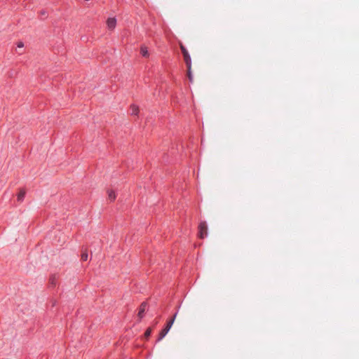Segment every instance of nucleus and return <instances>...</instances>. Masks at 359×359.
I'll return each mask as SVG.
<instances>
[{
  "mask_svg": "<svg viewBox=\"0 0 359 359\" xmlns=\"http://www.w3.org/2000/svg\"><path fill=\"white\" fill-rule=\"evenodd\" d=\"M176 316H177V313H175L173 316L172 318L170 319V321H168L166 327L163 330H161V332H160V334H159L158 341L161 340L168 334V332H169V330H170L171 327L172 326V325L174 323Z\"/></svg>",
  "mask_w": 359,
  "mask_h": 359,
  "instance_id": "obj_1",
  "label": "nucleus"
},
{
  "mask_svg": "<svg viewBox=\"0 0 359 359\" xmlns=\"http://www.w3.org/2000/svg\"><path fill=\"white\" fill-rule=\"evenodd\" d=\"M180 49L182 50L184 60L186 63L187 67L190 68V65L191 64V60L190 55H189L188 50L186 49V48L184 46V45L182 43H180Z\"/></svg>",
  "mask_w": 359,
  "mask_h": 359,
  "instance_id": "obj_2",
  "label": "nucleus"
},
{
  "mask_svg": "<svg viewBox=\"0 0 359 359\" xmlns=\"http://www.w3.org/2000/svg\"><path fill=\"white\" fill-rule=\"evenodd\" d=\"M199 237L204 238L208 235V226L205 222H201L198 226Z\"/></svg>",
  "mask_w": 359,
  "mask_h": 359,
  "instance_id": "obj_3",
  "label": "nucleus"
},
{
  "mask_svg": "<svg viewBox=\"0 0 359 359\" xmlns=\"http://www.w3.org/2000/svg\"><path fill=\"white\" fill-rule=\"evenodd\" d=\"M116 25V20L114 18H109L107 20V25L108 29L113 30Z\"/></svg>",
  "mask_w": 359,
  "mask_h": 359,
  "instance_id": "obj_4",
  "label": "nucleus"
},
{
  "mask_svg": "<svg viewBox=\"0 0 359 359\" xmlns=\"http://www.w3.org/2000/svg\"><path fill=\"white\" fill-rule=\"evenodd\" d=\"M26 195V191L25 189H21L18 194L17 199L18 202H22Z\"/></svg>",
  "mask_w": 359,
  "mask_h": 359,
  "instance_id": "obj_5",
  "label": "nucleus"
},
{
  "mask_svg": "<svg viewBox=\"0 0 359 359\" xmlns=\"http://www.w3.org/2000/svg\"><path fill=\"white\" fill-rule=\"evenodd\" d=\"M146 307H147V303L142 302L140 305V310L138 312V317L140 318H142L143 317L144 313L146 310Z\"/></svg>",
  "mask_w": 359,
  "mask_h": 359,
  "instance_id": "obj_6",
  "label": "nucleus"
},
{
  "mask_svg": "<svg viewBox=\"0 0 359 359\" xmlns=\"http://www.w3.org/2000/svg\"><path fill=\"white\" fill-rule=\"evenodd\" d=\"M107 195H108V200L109 201H110L111 202L115 201L116 196V193L114 192V191H113L111 189H108L107 190Z\"/></svg>",
  "mask_w": 359,
  "mask_h": 359,
  "instance_id": "obj_7",
  "label": "nucleus"
},
{
  "mask_svg": "<svg viewBox=\"0 0 359 359\" xmlns=\"http://www.w3.org/2000/svg\"><path fill=\"white\" fill-rule=\"evenodd\" d=\"M57 278L56 276V275H52L50 278H49V284L52 286V287H55L57 284Z\"/></svg>",
  "mask_w": 359,
  "mask_h": 359,
  "instance_id": "obj_8",
  "label": "nucleus"
},
{
  "mask_svg": "<svg viewBox=\"0 0 359 359\" xmlns=\"http://www.w3.org/2000/svg\"><path fill=\"white\" fill-rule=\"evenodd\" d=\"M140 53L143 57H149V53L147 50V48L144 46H142L140 48Z\"/></svg>",
  "mask_w": 359,
  "mask_h": 359,
  "instance_id": "obj_9",
  "label": "nucleus"
},
{
  "mask_svg": "<svg viewBox=\"0 0 359 359\" xmlns=\"http://www.w3.org/2000/svg\"><path fill=\"white\" fill-rule=\"evenodd\" d=\"M131 114L137 115L139 113V107L137 105L133 104L130 106Z\"/></svg>",
  "mask_w": 359,
  "mask_h": 359,
  "instance_id": "obj_10",
  "label": "nucleus"
},
{
  "mask_svg": "<svg viewBox=\"0 0 359 359\" xmlns=\"http://www.w3.org/2000/svg\"><path fill=\"white\" fill-rule=\"evenodd\" d=\"M88 250H87V249H85L84 250H83V252L81 253V260L86 261L88 259Z\"/></svg>",
  "mask_w": 359,
  "mask_h": 359,
  "instance_id": "obj_11",
  "label": "nucleus"
},
{
  "mask_svg": "<svg viewBox=\"0 0 359 359\" xmlns=\"http://www.w3.org/2000/svg\"><path fill=\"white\" fill-rule=\"evenodd\" d=\"M187 77L190 82L193 81V75L191 73V65H190V68L187 67Z\"/></svg>",
  "mask_w": 359,
  "mask_h": 359,
  "instance_id": "obj_12",
  "label": "nucleus"
},
{
  "mask_svg": "<svg viewBox=\"0 0 359 359\" xmlns=\"http://www.w3.org/2000/svg\"><path fill=\"white\" fill-rule=\"evenodd\" d=\"M151 332H152L151 328L149 327V328L146 330V332H145V333H144V337H145L146 338H148V337L151 335Z\"/></svg>",
  "mask_w": 359,
  "mask_h": 359,
  "instance_id": "obj_13",
  "label": "nucleus"
},
{
  "mask_svg": "<svg viewBox=\"0 0 359 359\" xmlns=\"http://www.w3.org/2000/svg\"><path fill=\"white\" fill-rule=\"evenodd\" d=\"M40 15L43 16L44 18L47 17V12L44 10L41 11Z\"/></svg>",
  "mask_w": 359,
  "mask_h": 359,
  "instance_id": "obj_14",
  "label": "nucleus"
},
{
  "mask_svg": "<svg viewBox=\"0 0 359 359\" xmlns=\"http://www.w3.org/2000/svg\"><path fill=\"white\" fill-rule=\"evenodd\" d=\"M15 74H16V72H13V71H11V72H8V76L9 77H13V76H15Z\"/></svg>",
  "mask_w": 359,
  "mask_h": 359,
  "instance_id": "obj_15",
  "label": "nucleus"
},
{
  "mask_svg": "<svg viewBox=\"0 0 359 359\" xmlns=\"http://www.w3.org/2000/svg\"><path fill=\"white\" fill-rule=\"evenodd\" d=\"M23 46H24V43L20 41L18 43V48H22Z\"/></svg>",
  "mask_w": 359,
  "mask_h": 359,
  "instance_id": "obj_16",
  "label": "nucleus"
}]
</instances>
